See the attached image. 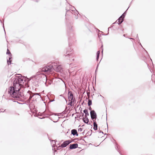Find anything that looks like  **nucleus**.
I'll return each instance as SVG.
<instances>
[{
  "label": "nucleus",
  "instance_id": "obj_3",
  "mask_svg": "<svg viewBox=\"0 0 155 155\" xmlns=\"http://www.w3.org/2000/svg\"><path fill=\"white\" fill-rule=\"evenodd\" d=\"M53 65H50L47 67H45L43 68L42 69V71H44L47 72H49L51 71Z\"/></svg>",
  "mask_w": 155,
  "mask_h": 155
},
{
  "label": "nucleus",
  "instance_id": "obj_10",
  "mask_svg": "<svg viewBox=\"0 0 155 155\" xmlns=\"http://www.w3.org/2000/svg\"><path fill=\"white\" fill-rule=\"evenodd\" d=\"M71 134L73 135H78V134H77V131L75 129H73L71 130Z\"/></svg>",
  "mask_w": 155,
  "mask_h": 155
},
{
  "label": "nucleus",
  "instance_id": "obj_9",
  "mask_svg": "<svg viewBox=\"0 0 155 155\" xmlns=\"http://www.w3.org/2000/svg\"><path fill=\"white\" fill-rule=\"evenodd\" d=\"M123 18L122 16H120L119 19L116 21L119 24H121L123 21Z\"/></svg>",
  "mask_w": 155,
  "mask_h": 155
},
{
  "label": "nucleus",
  "instance_id": "obj_1",
  "mask_svg": "<svg viewBox=\"0 0 155 155\" xmlns=\"http://www.w3.org/2000/svg\"><path fill=\"white\" fill-rule=\"evenodd\" d=\"M26 80V78L21 76H16L13 82V86L11 87L9 93L12 97L17 99L21 96L19 93L21 88L23 87V84Z\"/></svg>",
  "mask_w": 155,
  "mask_h": 155
},
{
  "label": "nucleus",
  "instance_id": "obj_13",
  "mask_svg": "<svg viewBox=\"0 0 155 155\" xmlns=\"http://www.w3.org/2000/svg\"><path fill=\"white\" fill-rule=\"evenodd\" d=\"M84 121L85 123L87 124L89 120L88 118H85L84 119Z\"/></svg>",
  "mask_w": 155,
  "mask_h": 155
},
{
  "label": "nucleus",
  "instance_id": "obj_12",
  "mask_svg": "<svg viewBox=\"0 0 155 155\" xmlns=\"http://www.w3.org/2000/svg\"><path fill=\"white\" fill-rule=\"evenodd\" d=\"M94 129L95 130L97 129V125L96 122L94 123Z\"/></svg>",
  "mask_w": 155,
  "mask_h": 155
},
{
  "label": "nucleus",
  "instance_id": "obj_19",
  "mask_svg": "<svg viewBox=\"0 0 155 155\" xmlns=\"http://www.w3.org/2000/svg\"><path fill=\"white\" fill-rule=\"evenodd\" d=\"M10 62H11V61H9L8 60H7V63L8 64L10 63Z\"/></svg>",
  "mask_w": 155,
  "mask_h": 155
},
{
  "label": "nucleus",
  "instance_id": "obj_18",
  "mask_svg": "<svg viewBox=\"0 0 155 155\" xmlns=\"http://www.w3.org/2000/svg\"><path fill=\"white\" fill-rule=\"evenodd\" d=\"M5 111V110H4L3 109L0 110V113L1 112H4Z\"/></svg>",
  "mask_w": 155,
  "mask_h": 155
},
{
  "label": "nucleus",
  "instance_id": "obj_11",
  "mask_svg": "<svg viewBox=\"0 0 155 155\" xmlns=\"http://www.w3.org/2000/svg\"><path fill=\"white\" fill-rule=\"evenodd\" d=\"M6 53H7V54H9V56L8 57V59H9V60H10V59L11 58V53L10 52V51H9L8 49L7 50Z\"/></svg>",
  "mask_w": 155,
  "mask_h": 155
},
{
  "label": "nucleus",
  "instance_id": "obj_5",
  "mask_svg": "<svg viewBox=\"0 0 155 155\" xmlns=\"http://www.w3.org/2000/svg\"><path fill=\"white\" fill-rule=\"evenodd\" d=\"M91 116L92 120L94 119H96L97 115L96 113L94 110H91Z\"/></svg>",
  "mask_w": 155,
  "mask_h": 155
},
{
  "label": "nucleus",
  "instance_id": "obj_16",
  "mask_svg": "<svg viewBox=\"0 0 155 155\" xmlns=\"http://www.w3.org/2000/svg\"><path fill=\"white\" fill-rule=\"evenodd\" d=\"M84 113L85 114H88V111L87 109H85L84 110Z\"/></svg>",
  "mask_w": 155,
  "mask_h": 155
},
{
  "label": "nucleus",
  "instance_id": "obj_20",
  "mask_svg": "<svg viewBox=\"0 0 155 155\" xmlns=\"http://www.w3.org/2000/svg\"><path fill=\"white\" fill-rule=\"evenodd\" d=\"M52 143H54L55 144V141H54V140H52Z\"/></svg>",
  "mask_w": 155,
  "mask_h": 155
},
{
  "label": "nucleus",
  "instance_id": "obj_22",
  "mask_svg": "<svg viewBox=\"0 0 155 155\" xmlns=\"http://www.w3.org/2000/svg\"><path fill=\"white\" fill-rule=\"evenodd\" d=\"M103 52V49H102V52Z\"/></svg>",
  "mask_w": 155,
  "mask_h": 155
},
{
  "label": "nucleus",
  "instance_id": "obj_7",
  "mask_svg": "<svg viewBox=\"0 0 155 155\" xmlns=\"http://www.w3.org/2000/svg\"><path fill=\"white\" fill-rule=\"evenodd\" d=\"M71 143V141L69 140H66L64 141L61 145V147H66Z\"/></svg>",
  "mask_w": 155,
  "mask_h": 155
},
{
  "label": "nucleus",
  "instance_id": "obj_2",
  "mask_svg": "<svg viewBox=\"0 0 155 155\" xmlns=\"http://www.w3.org/2000/svg\"><path fill=\"white\" fill-rule=\"evenodd\" d=\"M31 91H28L26 94L27 97H25V98H28V97H29L28 100L29 103L30 102V101L32 98H33V101H35L36 100L35 98L37 96V95H32V93L31 94Z\"/></svg>",
  "mask_w": 155,
  "mask_h": 155
},
{
  "label": "nucleus",
  "instance_id": "obj_17",
  "mask_svg": "<svg viewBox=\"0 0 155 155\" xmlns=\"http://www.w3.org/2000/svg\"><path fill=\"white\" fill-rule=\"evenodd\" d=\"M125 12L121 16H122V18H124V17L125 16Z\"/></svg>",
  "mask_w": 155,
  "mask_h": 155
},
{
  "label": "nucleus",
  "instance_id": "obj_8",
  "mask_svg": "<svg viewBox=\"0 0 155 155\" xmlns=\"http://www.w3.org/2000/svg\"><path fill=\"white\" fill-rule=\"evenodd\" d=\"M78 147V144L77 143L73 144H72L70 145V149H75L77 148Z\"/></svg>",
  "mask_w": 155,
  "mask_h": 155
},
{
  "label": "nucleus",
  "instance_id": "obj_4",
  "mask_svg": "<svg viewBox=\"0 0 155 155\" xmlns=\"http://www.w3.org/2000/svg\"><path fill=\"white\" fill-rule=\"evenodd\" d=\"M68 96L69 101H70L69 104H70L71 106H72V104L74 101V99L73 98V95L71 93L69 92Z\"/></svg>",
  "mask_w": 155,
  "mask_h": 155
},
{
  "label": "nucleus",
  "instance_id": "obj_6",
  "mask_svg": "<svg viewBox=\"0 0 155 155\" xmlns=\"http://www.w3.org/2000/svg\"><path fill=\"white\" fill-rule=\"evenodd\" d=\"M53 68L55 71L58 72L61 71L62 70V68L61 65H56L54 66Z\"/></svg>",
  "mask_w": 155,
  "mask_h": 155
},
{
  "label": "nucleus",
  "instance_id": "obj_15",
  "mask_svg": "<svg viewBox=\"0 0 155 155\" xmlns=\"http://www.w3.org/2000/svg\"><path fill=\"white\" fill-rule=\"evenodd\" d=\"M92 104L91 101V100H89L88 102V105L90 106Z\"/></svg>",
  "mask_w": 155,
  "mask_h": 155
},
{
  "label": "nucleus",
  "instance_id": "obj_21",
  "mask_svg": "<svg viewBox=\"0 0 155 155\" xmlns=\"http://www.w3.org/2000/svg\"><path fill=\"white\" fill-rule=\"evenodd\" d=\"M78 130H80L81 131L82 130H81V128H79V129Z\"/></svg>",
  "mask_w": 155,
  "mask_h": 155
},
{
  "label": "nucleus",
  "instance_id": "obj_14",
  "mask_svg": "<svg viewBox=\"0 0 155 155\" xmlns=\"http://www.w3.org/2000/svg\"><path fill=\"white\" fill-rule=\"evenodd\" d=\"M100 54V51H98L97 53V60H98L99 57V55Z\"/></svg>",
  "mask_w": 155,
  "mask_h": 155
}]
</instances>
